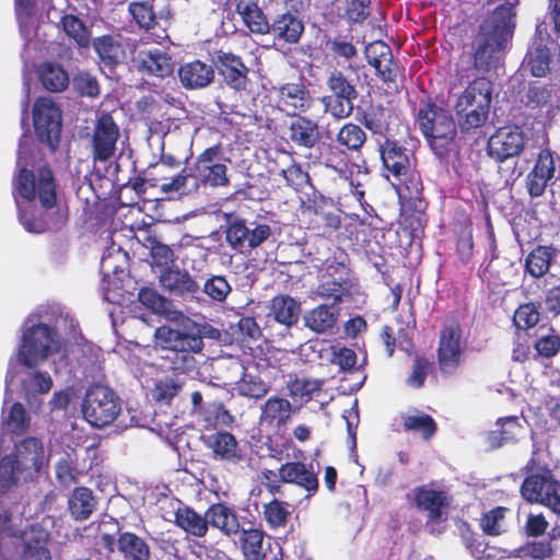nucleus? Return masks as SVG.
Returning <instances> with one entry per match:
<instances>
[{
  "mask_svg": "<svg viewBox=\"0 0 560 560\" xmlns=\"http://www.w3.org/2000/svg\"><path fill=\"white\" fill-rule=\"evenodd\" d=\"M552 88L539 81L528 83L522 102L529 109H541L551 102Z\"/></svg>",
  "mask_w": 560,
  "mask_h": 560,
  "instance_id": "53",
  "label": "nucleus"
},
{
  "mask_svg": "<svg viewBox=\"0 0 560 560\" xmlns=\"http://www.w3.org/2000/svg\"><path fill=\"white\" fill-rule=\"evenodd\" d=\"M456 253L463 264H468L474 255L472 223L467 220L456 230Z\"/></svg>",
  "mask_w": 560,
  "mask_h": 560,
  "instance_id": "61",
  "label": "nucleus"
},
{
  "mask_svg": "<svg viewBox=\"0 0 560 560\" xmlns=\"http://www.w3.org/2000/svg\"><path fill=\"white\" fill-rule=\"evenodd\" d=\"M555 45L556 42L547 32L546 23H538L532 45L528 47L523 59L524 69L528 70L533 77H546L550 71L551 50L555 49Z\"/></svg>",
  "mask_w": 560,
  "mask_h": 560,
  "instance_id": "12",
  "label": "nucleus"
},
{
  "mask_svg": "<svg viewBox=\"0 0 560 560\" xmlns=\"http://www.w3.org/2000/svg\"><path fill=\"white\" fill-rule=\"evenodd\" d=\"M319 272H322L319 277L340 278V276H343L349 279H355L350 268L349 255L345 249L339 247H337L332 254L322 262Z\"/></svg>",
  "mask_w": 560,
  "mask_h": 560,
  "instance_id": "48",
  "label": "nucleus"
},
{
  "mask_svg": "<svg viewBox=\"0 0 560 560\" xmlns=\"http://www.w3.org/2000/svg\"><path fill=\"white\" fill-rule=\"evenodd\" d=\"M117 550L124 560H150L151 558L150 546L133 532L117 533Z\"/></svg>",
  "mask_w": 560,
  "mask_h": 560,
  "instance_id": "41",
  "label": "nucleus"
},
{
  "mask_svg": "<svg viewBox=\"0 0 560 560\" xmlns=\"http://www.w3.org/2000/svg\"><path fill=\"white\" fill-rule=\"evenodd\" d=\"M212 62L213 68L230 89L234 91L246 89L249 69L240 56L220 49L214 51Z\"/></svg>",
  "mask_w": 560,
  "mask_h": 560,
  "instance_id": "17",
  "label": "nucleus"
},
{
  "mask_svg": "<svg viewBox=\"0 0 560 560\" xmlns=\"http://www.w3.org/2000/svg\"><path fill=\"white\" fill-rule=\"evenodd\" d=\"M378 151L383 166L392 173L394 177H400L410 172L412 154L409 150L398 143V141L385 138L378 144Z\"/></svg>",
  "mask_w": 560,
  "mask_h": 560,
  "instance_id": "24",
  "label": "nucleus"
},
{
  "mask_svg": "<svg viewBox=\"0 0 560 560\" xmlns=\"http://www.w3.org/2000/svg\"><path fill=\"white\" fill-rule=\"evenodd\" d=\"M154 336L156 346L163 351V366L176 375L197 372L195 354L200 353L205 346L200 335L162 326L156 328Z\"/></svg>",
  "mask_w": 560,
  "mask_h": 560,
  "instance_id": "2",
  "label": "nucleus"
},
{
  "mask_svg": "<svg viewBox=\"0 0 560 560\" xmlns=\"http://www.w3.org/2000/svg\"><path fill=\"white\" fill-rule=\"evenodd\" d=\"M203 444L211 450L215 459L238 465L245 459V455L238 447L236 438L226 431H217L202 436Z\"/></svg>",
  "mask_w": 560,
  "mask_h": 560,
  "instance_id": "25",
  "label": "nucleus"
},
{
  "mask_svg": "<svg viewBox=\"0 0 560 560\" xmlns=\"http://www.w3.org/2000/svg\"><path fill=\"white\" fill-rule=\"evenodd\" d=\"M97 501L88 487H75L68 498V511L75 521H85L95 511Z\"/></svg>",
  "mask_w": 560,
  "mask_h": 560,
  "instance_id": "42",
  "label": "nucleus"
},
{
  "mask_svg": "<svg viewBox=\"0 0 560 560\" xmlns=\"http://www.w3.org/2000/svg\"><path fill=\"white\" fill-rule=\"evenodd\" d=\"M282 480L287 483L295 485L308 493H315L318 490V478L312 464L307 465L303 462H285L279 467Z\"/></svg>",
  "mask_w": 560,
  "mask_h": 560,
  "instance_id": "30",
  "label": "nucleus"
},
{
  "mask_svg": "<svg viewBox=\"0 0 560 560\" xmlns=\"http://www.w3.org/2000/svg\"><path fill=\"white\" fill-rule=\"evenodd\" d=\"M38 79L45 90L52 93L63 92L70 83L69 73L59 63L45 61L39 65Z\"/></svg>",
  "mask_w": 560,
  "mask_h": 560,
  "instance_id": "43",
  "label": "nucleus"
},
{
  "mask_svg": "<svg viewBox=\"0 0 560 560\" xmlns=\"http://www.w3.org/2000/svg\"><path fill=\"white\" fill-rule=\"evenodd\" d=\"M236 390L240 396L260 399L268 394L269 385L260 376L248 373L247 369L243 366L242 376L236 383Z\"/></svg>",
  "mask_w": 560,
  "mask_h": 560,
  "instance_id": "52",
  "label": "nucleus"
},
{
  "mask_svg": "<svg viewBox=\"0 0 560 560\" xmlns=\"http://www.w3.org/2000/svg\"><path fill=\"white\" fill-rule=\"evenodd\" d=\"M415 506L425 513L427 523L441 524L447 521L452 495L445 490H434L419 486L412 490Z\"/></svg>",
  "mask_w": 560,
  "mask_h": 560,
  "instance_id": "14",
  "label": "nucleus"
},
{
  "mask_svg": "<svg viewBox=\"0 0 560 560\" xmlns=\"http://www.w3.org/2000/svg\"><path fill=\"white\" fill-rule=\"evenodd\" d=\"M50 535L38 525H32L21 534L16 560H51L48 549Z\"/></svg>",
  "mask_w": 560,
  "mask_h": 560,
  "instance_id": "20",
  "label": "nucleus"
},
{
  "mask_svg": "<svg viewBox=\"0 0 560 560\" xmlns=\"http://www.w3.org/2000/svg\"><path fill=\"white\" fill-rule=\"evenodd\" d=\"M353 38L352 34H338L327 39L326 47L335 57L350 60L358 55Z\"/></svg>",
  "mask_w": 560,
  "mask_h": 560,
  "instance_id": "62",
  "label": "nucleus"
},
{
  "mask_svg": "<svg viewBox=\"0 0 560 560\" xmlns=\"http://www.w3.org/2000/svg\"><path fill=\"white\" fill-rule=\"evenodd\" d=\"M293 117L288 126L290 142L296 148L313 149L320 140L318 122L303 115Z\"/></svg>",
  "mask_w": 560,
  "mask_h": 560,
  "instance_id": "27",
  "label": "nucleus"
},
{
  "mask_svg": "<svg viewBox=\"0 0 560 560\" xmlns=\"http://www.w3.org/2000/svg\"><path fill=\"white\" fill-rule=\"evenodd\" d=\"M301 312V303L288 294L276 295L270 302L269 315L287 329L298 324Z\"/></svg>",
  "mask_w": 560,
  "mask_h": 560,
  "instance_id": "38",
  "label": "nucleus"
},
{
  "mask_svg": "<svg viewBox=\"0 0 560 560\" xmlns=\"http://www.w3.org/2000/svg\"><path fill=\"white\" fill-rule=\"evenodd\" d=\"M395 178L399 182L398 194L402 200L405 221H408L412 230L422 229L427 223L424 215L427 202L422 197L423 185L420 174L413 165L409 173Z\"/></svg>",
  "mask_w": 560,
  "mask_h": 560,
  "instance_id": "10",
  "label": "nucleus"
},
{
  "mask_svg": "<svg viewBox=\"0 0 560 560\" xmlns=\"http://www.w3.org/2000/svg\"><path fill=\"white\" fill-rule=\"evenodd\" d=\"M241 548L247 560H265L262 548L265 533L260 528H241Z\"/></svg>",
  "mask_w": 560,
  "mask_h": 560,
  "instance_id": "49",
  "label": "nucleus"
},
{
  "mask_svg": "<svg viewBox=\"0 0 560 560\" xmlns=\"http://www.w3.org/2000/svg\"><path fill=\"white\" fill-rule=\"evenodd\" d=\"M278 106L290 116L306 113L313 105L314 98L303 83H284L279 86Z\"/></svg>",
  "mask_w": 560,
  "mask_h": 560,
  "instance_id": "22",
  "label": "nucleus"
},
{
  "mask_svg": "<svg viewBox=\"0 0 560 560\" xmlns=\"http://www.w3.org/2000/svg\"><path fill=\"white\" fill-rule=\"evenodd\" d=\"M401 420L404 431L419 433L425 441L431 440L438 431L433 417L418 409L413 413L402 415Z\"/></svg>",
  "mask_w": 560,
  "mask_h": 560,
  "instance_id": "47",
  "label": "nucleus"
},
{
  "mask_svg": "<svg viewBox=\"0 0 560 560\" xmlns=\"http://www.w3.org/2000/svg\"><path fill=\"white\" fill-rule=\"evenodd\" d=\"M33 125L37 140L56 152L62 130V113L58 104L50 97H38L33 105Z\"/></svg>",
  "mask_w": 560,
  "mask_h": 560,
  "instance_id": "8",
  "label": "nucleus"
},
{
  "mask_svg": "<svg viewBox=\"0 0 560 560\" xmlns=\"http://www.w3.org/2000/svg\"><path fill=\"white\" fill-rule=\"evenodd\" d=\"M357 284V279H349L343 276H340V278L319 277L315 294L323 300L331 301L330 304L339 306L342 302L352 298V291Z\"/></svg>",
  "mask_w": 560,
  "mask_h": 560,
  "instance_id": "28",
  "label": "nucleus"
},
{
  "mask_svg": "<svg viewBox=\"0 0 560 560\" xmlns=\"http://www.w3.org/2000/svg\"><path fill=\"white\" fill-rule=\"evenodd\" d=\"M72 86L82 97L95 98L101 93L96 77L88 71L78 72L72 79Z\"/></svg>",
  "mask_w": 560,
  "mask_h": 560,
  "instance_id": "63",
  "label": "nucleus"
},
{
  "mask_svg": "<svg viewBox=\"0 0 560 560\" xmlns=\"http://www.w3.org/2000/svg\"><path fill=\"white\" fill-rule=\"evenodd\" d=\"M434 370V362L427 355H416L411 372L406 378V384L412 388H421L427 376Z\"/></svg>",
  "mask_w": 560,
  "mask_h": 560,
  "instance_id": "60",
  "label": "nucleus"
},
{
  "mask_svg": "<svg viewBox=\"0 0 560 560\" xmlns=\"http://www.w3.org/2000/svg\"><path fill=\"white\" fill-rule=\"evenodd\" d=\"M340 316V307L334 304H319L308 311L304 316L305 326L316 332L332 331Z\"/></svg>",
  "mask_w": 560,
  "mask_h": 560,
  "instance_id": "36",
  "label": "nucleus"
},
{
  "mask_svg": "<svg viewBox=\"0 0 560 560\" xmlns=\"http://www.w3.org/2000/svg\"><path fill=\"white\" fill-rule=\"evenodd\" d=\"M559 249L553 245H536L525 257L524 271L534 279L545 277L552 262L557 259Z\"/></svg>",
  "mask_w": 560,
  "mask_h": 560,
  "instance_id": "33",
  "label": "nucleus"
},
{
  "mask_svg": "<svg viewBox=\"0 0 560 560\" xmlns=\"http://www.w3.org/2000/svg\"><path fill=\"white\" fill-rule=\"evenodd\" d=\"M366 139L365 131L354 122H346L336 135V142L351 152H360Z\"/></svg>",
  "mask_w": 560,
  "mask_h": 560,
  "instance_id": "50",
  "label": "nucleus"
},
{
  "mask_svg": "<svg viewBox=\"0 0 560 560\" xmlns=\"http://www.w3.org/2000/svg\"><path fill=\"white\" fill-rule=\"evenodd\" d=\"M556 162L550 149H541L532 171L527 175V189L530 197L544 195L549 182L555 177Z\"/></svg>",
  "mask_w": 560,
  "mask_h": 560,
  "instance_id": "23",
  "label": "nucleus"
},
{
  "mask_svg": "<svg viewBox=\"0 0 560 560\" xmlns=\"http://www.w3.org/2000/svg\"><path fill=\"white\" fill-rule=\"evenodd\" d=\"M533 359H551L560 352V335L553 327L549 328V334L536 338L533 345Z\"/></svg>",
  "mask_w": 560,
  "mask_h": 560,
  "instance_id": "58",
  "label": "nucleus"
},
{
  "mask_svg": "<svg viewBox=\"0 0 560 560\" xmlns=\"http://www.w3.org/2000/svg\"><path fill=\"white\" fill-rule=\"evenodd\" d=\"M118 138V125L110 114L103 113L96 120L93 130V160L98 162L108 161L115 154Z\"/></svg>",
  "mask_w": 560,
  "mask_h": 560,
  "instance_id": "18",
  "label": "nucleus"
},
{
  "mask_svg": "<svg viewBox=\"0 0 560 560\" xmlns=\"http://www.w3.org/2000/svg\"><path fill=\"white\" fill-rule=\"evenodd\" d=\"M416 122L430 149L440 160L458 155L457 127L452 113L432 98L421 101Z\"/></svg>",
  "mask_w": 560,
  "mask_h": 560,
  "instance_id": "1",
  "label": "nucleus"
},
{
  "mask_svg": "<svg viewBox=\"0 0 560 560\" xmlns=\"http://www.w3.org/2000/svg\"><path fill=\"white\" fill-rule=\"evenodd\" d=\"M174 516V524L188 536L203 538L209 530L207 512L202 515L190 505L182 503Z\"/></svg>",
  "mask_w": 560,
  "mask_h": 560,
  "instance_id": "34",
  "label": "nucleus"
},
{
  "mask_svg": "<svg viewBox=\"0 0 560 560\" xmlns=\"http://www.w3.org/2000/svg\"><path fill=\"white\" fill-rule=\"evenodd\" d=\"M57 26L79 48H89L91 46V31L74 13L62 14Z\"/></svg>",
  "mask_w": 560,
  "mask_h": 560,
  "instance_id": "44",
  "label": "nucleus"
},
{
  "mask_svg": "<svg viewBox=\"0 0 560 560\" xmlns=\"http://www.w3.org/2000/svg\"><path fill=\"white\" fill-rule=\"evenodd\" d=\"M535 459L532 458L524 466L525 478L521 485L520 492L522 498L529 503L544 501L555 475L548 467H535Z\"/></svg>",
  "mask_w": 560,
  "mask_h": 560,
  "instance_id": "19",
  "label": "nucleus"
},
{
  "mask_svg": "<svg viewBox=\"0 0 560 560\" xmlns=\"http://www.w3.org/2000/svg\"><path fill=\"white\" fill-rule=\"evenodd\" d=\"M159 282L170 294L184 299H194L200 291V285L195 277L187 269L177 265L162 270L159 273Z\"/></svg>",
  "mask_w": 560,
  "mask_h": 560,
  "instance_id": "21",
  "label": "nucleus"
},
{
  "mask_svg": "<svg viewBox=\"0 0 560 560\" xmlns=\"http://www.w3.org/2000/svg\"><path fill=\"white\" fill-rule=\"evenodd\" d=\"M293 412L292 404L278 396L269 397L260 408V423L280 428L284 425Z\"/></svg>",
  "mask_w": 560,
  "mask_h": 560,
  "instance_id": "39",
  "label": "nucleus"
},
{
  "mask_svg": "<svg viewBox=\"0 0 560 560\" xmlns=\"http://www.w3.org/2000/svg\"><path fill=\"white\" fill-rule=\"evenodd\" d=\"M375 73L388 91L397 93L402 88L405 69L398 65L394 57L389 61L381 63V67L375 69Z\"/></svg>",
  "mask_w": 560,
  "mask_h": 560,
  "instance_id": "54",
  "label": "nucleus"
},
{
  "mask_svg": "<svg viewBox=\"0 0 560 560\" xmlns=\"http://www.w3.org/2000/svg\"><path fill=\"white\" fill-rule=\"evenodd\" d=\"M492 82L485 77L474 79L457 96L454 109L463 135H478L489 120Z\"/></svg>",
  "mask_w": 560,
  "mask_h": 560,
  "instance_id": "3",
  "label": "nucleus"
},
{
  "mask_svg": "<svg viewBox=\"0 0 560 560\" xmlns=\"http://www.w3.org/2000/svg\"><path fill=\"white\" fill-rule=\"evenodd\" d=\"M273 39L284 44H298L304 33L302 19L289 11L278 14L269 25Z\"/></svg>",
  "mask_w": 560,
  "mask_h": 560,
  "instance_id": "31",
  "label": "nucleus"
},
{
  "mask_svg": "<svg viewBox=\"0 0 560 560\" xmlns=\"http://www.w3.org/2000/svg\"><path fill=\"white\" fill-rule=\"evenodd\" d=\"M291 516L290 504L273 498L264 505V517L269 528H283Z\"/></svg>",
  "mask_w": 560,
  "mask_h": 560,
  "instance_id": "55",
  "label": "nucleus"
},
{
  "mask_svg": "<svg viewBox=\"0 0 560 560\" xmlns=\"http://www.w3.org/2000/svg\"><path fill=\"white\" fill-rule=\"evenodd\" d=\"M358 119L374 135H383L388 128L386 109L381 104L370 105L361 113V117Z\"/></svg>",
  "mask_w": 560,
  "mask_h": 560,
  "instance_id": "56",
  "label": "nucleus"
},
{
  "mask_svg": "<svg viewBox=\"0 0 560 560\" xmlns=\"http://www.w3.org/2000/svg\"><path fill=\"white\" fill-rule=\"evenodd\" d=\"M372 229L363 220L351 219L345 225V237L349 241V246L353 250H362L370 244Z\"/></svg>",
  "mask_w": 560,
  "mask_h": 560,
  "instance_id": "51",
  "label": "nucleus"
},
{
  "mask_svg": "<svg viewBox=\"0 0 560 560\" xmlns=\"http://www.w3.org/2000/svg\"><path fill=\"white\" fill-rule=\"evenodd\" d=\"M526 145V136L518 126L498 128L488 139L487 154L498 163L520 156Z\"/></svg>",
  "mask_w": 560,
  "mask_h": 560,
  "instance_id": "13",
  "label": "nucleus"
},
{
  "mask_svg": "<svg viewBox=\"0 0 560 560\" xmlns=\"http://www.w3.org/2000/svg\"><path fill=\"white\" fill-rule=\"evenodd\" d=\"M97 57V65L103 72L114 73L127 60L128 43L121 34H104L91 39Z\"/></svg>",
  "mask_w": 560,
  "mask_h": 560,
  "instance_id": "15",
  "label": "nucleus"
},
{
  "mask_svg": "<svg viewBox=\"0 0 560 560\" xmlns=\"http://www.w3.org/2000/svg\"><path fill=\"white\" fill-rule=\"evenodd\" d=\"M81 410L84 419L95 428L113 423L121 410L120 399L109 387L93 384L88 387Z\"/></svg>",
  "mask_w": 560,
  "mask_h": 560,
  "instance_id": "6",
  "label": "nucleus"
},
{
  "mask_svg": "<svg viewBox=\"0 0 560 560\" xmlns=\"http://www.w3.org/2000/svg\"><path fill=\"white\" fill-rule=\"evenodd\" d=\"M13 186L19 196L27 201H33L37 197L46 211L56 207L57 185L54 173L47 164L37 170V175L26 167H21L13 180Z\"/></svg>",
  "mask_w": 560,
  "mask_h": 560,
  "instance_id": "4",
  "label": "nucleus"
},
{
  "mask_svg": "<svg viewBox=\"0 0 560 560\" xmlns=\"http://www.w3.org/2000/svg\"><path fill=\"white\" fill-rule=\"evenodd\" d=\"M20 469L39 471L44 459V447L37 438H26L15 445L14 454Z\"/></svg>",
  "mask_w": 560,
  "mask_h": 560,
  "instance_id": "35",
  "label": "nucleus"
},
{
  "mask_svg": "<svg viewBox=\"0 0 560 560\" xmlns=\"http://www.w3.org/2000/svg\"><path fill=\"white\" fill-rule=\"evenodd\" d=\"M235 11L242 18V21L247 26V28L258 35H266L270 31V23L254 0H236Z\"/></svg>",
  "mask_w": 560,
  "mask_h": 560,
  "instance_id": "40",
  "label": "nucleus"
},
{
  "mask_svg": "<svg viewBox=\"0 0 560 560\" xmlns=\"http://www.w3.org/2000/svg\"><path fill=\"white\" fill-rule=\"evenodd\" d=\"M56 330L45 323L32 325L22 335L19 348V362L34 369L44 362L56 343Z\"/></svg>",
  "mask_w": 560,
  "mask_h": 560,
  "instance_id": "9",
  "label": "nucleus"
},
{
  "mask_svg": "<svg viewBox=\"0 0 560 560\" xmlns=\"http://www.w3.org/2000/svg\"><path fill=\"white\" fill-rule=\"evenodd\" d=\"M226 162L230 159L224 156L222 144L217 143L196 156L192 165L188 167V175L195 179L197 187H228L230 177Z\"/></svg>",
  "mask_w": 560,
  "mask_h": 560,
  "instance_id": "5",
  "label": "nucleus"
},
{
  "mask_svg": "<svg viewBox=\"0 0 560 560\" xmlns=\"http://www.w3.org/2000/svg\"><path fill=\"white\" fill-rule=\"evenodd\" d=\"M272 235V229L267 223L252 222L240 217L231 219L226 223L225 241L229 246L240 254H250L261 246Z\"/></svg>",
  "mask_w": 560,
  "mask_h": 560,
  "instance_id": "11",
  "label": "nucleus"
},
{
  "mask_svg": "<svg viewBox=\"0 0 560 560\" xmlns=\"http://www.w3.org/2000/svg\"><path fill=\"white\" fill-rule=\"evenodd\" d=\"M358 96L329 93L323 95L319 102L324 113L330 115L335 120L349 118L353 114L354 101Z\"/></svg>",
  "mask_w": 560,
  "mask_h": 560,
  "instance_id": "46",
  "label": "nucleus"
},
{
  "mask_svg": "<svg viewBox=\"0 0 560 560\" xmlns=\"http://www.w3.org/2000/svg\"><path fill=\"white\" fill-rule=\"evenodd\" d=\"M177 75L184 89L200 90L213 82L214 68L206 61L195 59L179 65Z\"/></svg>",
  "mask_w": 560,
  "mask_h": 560,
  "instance_id": "26",
  "label": "nucleus"
},
{
  "mask_svg": "<svg viewBox=\"0 0 560 560\" xmlns=\"http://www.w3.org/2000/svg\"><path fill=\"white\" fill-rule=\"evenodd\" d=\"M150 257L151 265L158 268L160 272L162 270L171 269L176 266V255L174 250L166 244L158 241L156 238H150Z\"/></svg>",
  "mask_w": 560,
  "mask_h": 560,
  "instance_id": "59",
  "label": "nucleus"
},
{
  "mask_svg": "<svg viewBox=\"0 0 560 560\" xmlns=\"http://www.w3.org/2000/svg\"><path fill=\"white\" fill-rule=\"evenodd\" d=\"M127 12L130 22L147 33L160 26L161 22L170 23L173 19L171 5L158 8L156 0H131L128 2Z\"/></svg>",
  "mask_w": 560,
  "mask_h": 560,
  "instance_id": "16",
  "label": "nucleus"
},
{
  "mask_svg": "<svg viewBox=\"0 0 560 560\" xmlns=\"http://www.w3.org/2000/svg\"><path fill=\"white\" fill-rule=\"evenodd\" d=\"M466 345L463 341V328L457 318L447 319L439 334L436 362L444 376L456 373L462 364Z\"/></svg>",
  "mask_w": 560,
  "mask_h": 560,
  "instance_id": "7",
  "label": "nucleus"
},
{
  "mask_svg": "<svg viewBox=\"0 0 560 560\" xmlns=\"http://www.w3.org/2000/svg\"><path fill=\"white\" fill-rule=\"evenodd\" d=\"M540 304L527 302L520 304L513 314V325L517 330H528L534 328L540 319Z\"/></svg>",
  "mask_w": 560,
  "mask_h": 560,
  "instance_id": "57",
  "label": "nucleus"
},
{
  "mask_svg": "<svg viewBox=\"0 0 560 560\" xmlns=\"http://www.w3.org/2000/svg\"><path fill=\"white\" fill-rule=\"evenodd\" d=\"M174 69L175 62L165 50L153 48L139 52L138 70L142 73L164 79L171 77Z\"/></svg>",
  "mask_w": 560,
  "mask_h": 560,
  "instance_id": "29",
  "label": "nucleus"
},
{
  "mask_svg": "<svg viewBox=\"0 0 560 560\" xmlns=\"http://www.w3.org/2000/svg\"><path fill=\"white\" fill-rule=\"evenodd\" d=\"M499 429L487 433L486 441L491 448L516 443L524 428L516 416L503 417L497 420Z\"/></svg>",
  "mask_w": 560,
  "mask_h": 560,
  "instance_id": "37",
  "label": "nucleus"
},
{
  "mask_svg": "<svg viewBox=\"0 0 560 560\" xmlns=\"http://www.w3.org/2000/svg\"><path fill=\"white\" fill-rule=\"evenodd\" d=\"M183 385L184 384L182 382L175 381L171 377L159 380L152 389L153 399L156 402H164L168 405L182 390Z\"/></svg>",
  "mask_w": 560,
  "mask_h": 560,
  "instance_id": "64",
  "label": "nucleus"
},
{
  "mask_svg": "<svg viewBox=\"0 0 560 560\" xmlns=\"http://www.w3.org/2000/svg\"><path fill=\"white\" fill-rule=\"evenodd\" d=\"M323 380L299 376L298 374H289L287 381L288 395L294 400L308 402L314 393L322 389Z\"/></svg>",
  "mask_w": 560,
  "mask_h": 560,
  "instance_id": "45",
  "label": "nucleus"
},
{
  "mask_svg": "<svg viewBox=\"0 0 560 560\" xmlns=\"http://www.w3.org/2000/svg\"><path fill=\"white\" fill-rule=\"evenodd\" d=\"M208 524L231 537L241 533L240 517L236 511L224 502L212 503L207 509Z\"/></svg>",
  "mask_w": 560,
  "mask_h": 560,
  "instance_id": "32",
  "label": "nucleus"
}]
</instances>
